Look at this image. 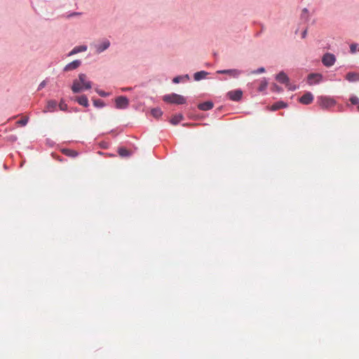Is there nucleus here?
I'll use <instances>...</instances> for the list:
<instances>
[{"mask_svg": "<svg viewBox=\"0 0 359 359\" xmlns=\"http://www.w3.org/2000/svg\"><path fill=\"white\" fill-rule=\"evenodd\" d=\"M91 87V82L87 79V76L85 74H80L79 79L73 81L72 90L74 93H77L83 89H90Z\"/></svg>", "mask_w": 359, "mask_h": 359, "instance_id": "f257e3e1", "label": "nucleus"}, {"mask_svg": "<svg viewBox=\"0 0 359 359\" xmlns=\"http://www.w3.org/2000/svg\"><path fill=\"white\" fill-rule=\"evenodd\" d=\"M163 100L165 102L177 104H183L186 102L184 97L175 93L164 95Z\"/></svg>", "mask_w": 359, "mask_h": 359, "instance_id": "f03ea898", "label": "nucleus"}, {"mask_svg": "<svg viewBox=\"0 0 359 359\" xmlns=\"http://www.w3.org/2000/svg\"><path fill=\"white\" fill-rule=\"evenodd\" d=\"M317 102L323 109H329L335 105V101L334 99L327 96H320L318 97Z\"/></svg>", "mask_w": 359, "mask_h": 359, "instance_id": "7ed1b4c3", "label": "nucleus"}, {"mask_svg": "<svg viewBox=\"0 0 359 359\" xmlns=\"http://www.w3.org/2000/svg\"><path fill=\"white\" fill-rule=\"evenodd\" d=\"M116 107L118 109H126L129 104L128 99L125 96L117 97L115 100Z\"/></svg>", "mask_w": 359, "mask_h": 359, "instance_id": "20e7f679", "label": "nucleus"}, {"mask_svg": "<svg viewBox=\"0 0 359 359\" xmlns=\"http://www.w3.org/2000/svg\"><path fill=\"white\" fill-rule=\"evenodd\" d=\"M336 61L335 56L331 53H326L323 55L322 62L326 67L332 66Z\"/></svg>", "mask_w": 359, "mask_h": 359, "instance_id": "39448f33", "label": "nucleus"}, {"mask_svg": "<svg viewBox=\"0 0 359 359\" xmlns=\"http://www.w3.org/2000/svg\"><path fill=\"white\" fill-rule=\"evenodd\" d=\"M97 53H101L102 52L107 50L110 46V41L108 39H104L100 43L93 45Z\"/></svg>", "mask_w": 359, "mask_h": 359, "instance_id": "423d86ee", "label": "nucleus"}, {"mask_svg": "<svg viewBox=\"0 0 359 359\" xmlns=\"http://www.w3.org/2000/svg\"><path fill=\"white\" fill-rule=\"evenodd\" d=\"M241 72L238 69H224V70H218L217 71V74H227L230 77L237 78L241 74Z\"/></svg>", "mask_w": 359, "mask_h": 359, "instance_id": "0eeeda50", "label": "nucleus"}, {"mask_svg": "<svg viewBox=\"0 0 359 359\" xmlns=\"http://www.w3.org/2000/svg\"><path fill=\"white\" fill-rule=\"evenodd\" d=\"M227 95L231 100L239 101L242 98L243 91L241 90H231Z\"/></svg>", "mask_w": 359, "mask_h": 359, "instance_id": "6e6552de", "label": "nucleus"}, {"mask_svg": "<svg viewBox=\"0 0 359 359\" xmlns=\"http://www.w3.org/2000/svg\"><path fill=\"white\" fill-rule=\"evenodd\" d=\"M323 76L320 74H310L308 76V83L309 85L318 83L322 81Z\"/></svg>", "mask_w": 359, "mask_h": 359, "instance_id": "1a4fd4ad", "label": "nucleus"}, {"mask_svg": "<svg viewBox=\"0 0 359 359\" xmlns=\"http://www.w3.org/2000/svg\"><path fill=\"white\" fill-rule=\"evenodd\" d=\"M313 100V95L310 92L306 93L299 98V102L303 104H309L311 103Z\"/></svg>", "mask_w": 359, "mask_h": 359, "instance_id": "9d476101", "label": "nucleus"}, {"mask_svg": "<svg viewBox=\"0 0 359 359\" xmlns=\"http://www.w3.org/2000/svg\"><path fill=\"white\" fill-rule=\"evenodd\" d=\"M81 64V62L79 60H74L73 62L67 64L64 70L65 72L72 71L73 69H75L78 68Z\"/></svg>", "mask_w": 359, "mask_h": 359, "instance_id": "9b49d317", "label": "nucleus"}, {"mask_svg": "<svg viewBox=\"0 0 359 359\" xmlns=\"http://www.w3.org/2000/svg\"><path fill=\"white\" fill-rule=\"evenodd\" d=\"M57 105V104L56 101L53 100H48L47 102L46 107L45 109L43 110V112L46 113L48 111H50V112L54 111L56 109Z\"/></svg>", "mask_w": 359, "mask_h": 359, "instance_id": "f8f14e48", "label": "nucleus"}, {"mask_svg": "<svg viewBox=\"0 0 359 359\" xmlns=\"http://www.w3.org/2000/svg\"><path fill=\"white\" fill-rule=\"evenodd\" d=\"M276 79L279 83H285L287 86L288 85L289 78L284 72H280L276 76Z\"/></svg>", "mask_w": 359, "mask_h": 359, "instance_id": "ddd939ff", "label": "nucleus"}, {"mask_svg": "<svg viewBox=\"0 0 359 359\" xmlns=\"http://www.w3.org/2000/svg\"><path fill=\"white\" fill-rule=\"evenodd\" d=\"M213 103L210 101H207L203 103H201L198 105V108L202 111H208L211 109L213 107Z\"/></svg>", "mask_w": 359, "mask_h": 359, "instance_id": "4468645a", "label": "nucleus"}, {"mask_svg": "<svg viewBox=\"0 0 359 359\" xmlns=\"http://www.w3.org/2000/svg\"><path fill=\"white\" fill-rule=\"evenodd\" d=\"M346 79L350 82L359 81V74L355 72H348L346 75Z\"/></svg>", "mask_w": 359, "mask_h": 359, "instance_id": "2eb2a0df", "label": "nucleus"}, {"mask_svg": "<svg viewBox=\"0 0 359 359\" xmlns=\"http://www.w3.org/2000/svg\"><path fill=\"white\" fill-rule=\"evenodd\" d=\"M87 50V46L83 45V46H76L74 47L72 50L69 53V55H74V54H76L78 53H80V52H84Z\"/></svg>", "mask_w": 359, "mask_h": 359, "instance_id": "dca6fc26", "label": "nucleus"}, {"mask_svg": "<svg viewBox=\"0 0 359 359\" xmlns=\"http://www.w3.org/2000/svg\"><path fill=\"white\" fill-rule=\"evenodd\" d=\"M76 101L78 103L82 106L88 107V97L83 95L81 96H79L76 98Z\"/></svg>", "mask_w": 359, "mask_h": 359, "instance_id": "f3484780", "label": "nucleus"}, {"mask_svg": "<svg viewBox=\"0 0 359 359\" xmlns=\"http://www.w3.org/2000/svg\"><path fill=\"white\" fill-rule=\"evenodd\" d=\"M286 107V104L283 102H278L275 104H273L271 109L272 111H276V110H278V109H282V108H284Z\"/></svg>", "mask_w": 359, "mask_h": 359, "instance_id": "a211bd4d", "label": "nucleus"}, {"mask_svg": "<svg viewBox=\"0 0 359 359\" xmlns=\"http://www.w3.org/2000/svg\"><path fill=\"white\" fill-rule=\"evenodd\" d=\"M118 154L122 157H128L130 155V152L124 147H121L118 150Z\"/></svg>", "mask_w": 359, "mask_h": 359, "instance_id": "6ab92c4d", "label": "nucleus"}, {"mask_svg": "<svg viewBox=\"0 0 359 359\" xmlns=\"http://www.w3.org/2000/svg\"><path fill=\"white\" fill-rule=\"evenodd\" d=\"M207 74L208 73L204 71L198 72L194 74V79L196 81H199L202 79H204Z\"/></svg>", "mask_w": 359, "mask_h": 359, "instance_id": "aec40b11", "label": "nucleus"}, {"mask_svg": "<svg viewBox=\"0 0 359 359\" xmlns=\"http://www.w3.org/2000/svg\"><path fill=\"white\" fill-rule=\"evenodd\" d=\"M183 119V116L182 114H178V115H175L174 116L171 120H170V123L172 124V125H177L178 123H180L182 120Z\"/></svg>", "mask_w": 359, "mask_h": 359, "instance_id": "412c9836", "label": "nucleus"}, {"mask_svg": "<svg viewBox=\"0 0 359 359\" xmlns=\"http://www.w3.org/2000/svg\"><path fill=\"white\" fill-rule=\"evenodd\" d=\"M151 113L156 118H158L163 114L161 109L159 108L152 109Z\"/></svg>", "mask_w": 359, "mask_h": 359, "instance_id": "4be33fe9", "label": "nucleus"}, {"mask_svg": "<svg viewBox=\"0 0 359 359\" xmlns=\"http://www.w3.org/2000/svg\"><path fill=\"white\" fill-rule=\"evenodd\" d=\"M63 153L65 155L71 157H76L78 155V153L76 151L72 149H64Z\"/></svg>", "mask_w": 359, "mask_h": 359, "instance_id": "5701e85b", "label": "nucleus"}, {"mask_svg": "<svg viewBox=\"0 0 359 359\" xmlns=\"http://www.w3.org/2000/svg\"><path fill=\"white\" fill-rule=\"evenodd\" d=\"M301 18L305 20L306 21H308L309 20V10L307 8H305L302 10Z\"/></svg>", "mask_w": 359, "mask_h": 359, "instance_id": "b1692460", "label": "nucleus"}, {"mask_svg": "<svg viewBox=\"0 0 359 359\" xmlns=\"http://www.w3.org/2000/svg\"><path fill=\"white\" fill-rule=\"evenodd\" d=\"M267 86H268V82L264 79H263L261 81L260 85H259V86L258 88V90L260 91V92H262V91L265 90L266 87H267Z\"/></svg>", "mask_w": 359, "mask_h": 359, "instance_id": "393cba45", "label": "nucleus"}, {"mask_svg": "<svg viewBox=\"0 0 359 359\" xmlns=\"http://www.w3.org/2000/svg\"><path fill=\"white\" fill-rule=\"evenodd\" d=\"M59 108L62 111H67V104L64 102L63 100H61L60 104H59Z\"/></svg>", "mask_w": 359, "mask_h": 359, "instance_id": "a878e982", "label": "nucleus"}, {"mask_svg": "<svg viewBox=\"0 0 359 359\" xmlns=\"http://www.w3.org/2000/svg\"><path fill=\"white\" fill-rule=\"evenodd\" d=\"M183 78H185V79H189V76H188V75H186V76H176V77H175V78L173 79L172 81H173V83H180V82L182 81V79Z\"/></svg>", "mask_w": 359, "mask_h": 359, "instance_id": "bb28decb", "label": "nucleus"}, {"mask_svg": "<svg viewBox=\"0 0 359 359\" xmlns=\"http://www.w3.org/2000/svg\"><path fill=\"white\" fill-rule=\"evenodd\" d=\"M95 91L101 97H107L109 95V93H105L104 91L100 89H96Z\"/></svg>", "mask_w": 359, "mask_h": 359, "instance_id": "cd10ccee", "label": "nucleus"}, {"mask_svg": "<svg viewBox=\"0 0 359 359\" xmlns=\"http://www.w3.org/2000/svg\"><path fill=\"white\" fill-rule=\"evenodd\" d=\"M28 118H23L19 121H18L17 123L21 125V126H25L27 123Z\"/></svg>", "mask_w": 359, "mask_h": 359, "instance_id": "c85d7f7f", "label": "nucleus"}, {"mask_svg": "<svg viewBox=\"0 0 359 359\" xmlns=\"http://www.w3.org/2000/svg\"><path fill=\"white\" fill-rule=\"evenodd\" d=\"M93 103L95 107H102L104 106L103 102L100 100H94Z\"/></svg>", "mask_w": 359, "mask_h": 359, "instance_id": "c756f323", "label": "nucleus"}, {"mask_svg": "<svg viewBox=\"0 0 359 359\" xmlns=\"http://www.w3.org/2000/svg\"><path fill=\"white\" fill-rule=\"evenodd\" d=\"M350 102L353 104H358V102H359V100L357 97L355 96H353L350 98Z\"/></svg>", "mask_w": 359, "mask_h": 359, "instance_id": "7c9ffc66", "label": "nucleus"}, {"mask_svg": "<svg viewBox=\"0 0 359 359\" xmlns=\"http://www.w3.org/2000/svg\"><path fill=\"white\" fill-rule=\"evenodd\" d=\"M265 72V69L264 67H260L257 69V70H255L252 72V74H260L264 73Z\"/></svg>", "mask_w": 359, "mask_h": 359, "instance_id": "2f4dec72", "label": "nucleus"}, {"mask_svg": "<svg viewBox=\"0 0 359 359\" xmlns=\"http://www.w3.org/2000/svg\"><path fill=\"white\" fill-rule=\"evenodd\" d=\"M46 85V81H43L42 82H41V83L39 84V88H38V90H41L43 88H44Z\"/></svg>", "mask_w": 359, "mask_h": 359, "instance_id": "473e14b6", "label": "nucleus"}, {"mask_svg": "<svg viewBox=\"0 0 359 359\" xmlns=\"http://www.w3.org/2000/svg\"><path fill=\"white\" fill-rule=\"evenodd\" d=\"M356 47H357V46L355 44H352L350 48H351V53H355L356 51Z\"/></svg>", "mask_w": 359, "mask_h": 359, "instance_id": "72a5a7b5", "label": "nucleus"}, {"mask_svg": "<svg viewBox=\"0 0 359 359\" xmlns=\"http://www.w3.org/2000/svg\"><path fill=\"white\" fill-rule=\"evenodd\" d=\"M306 34H307V29H305V30L302 32V37L303 39H304V38L306 36Z\"/></svg>", "mask_w": 359, "mask_h": 359, "instance_id": "f704fd0d", "label": "nucleus"}, {"mask_svg": "<svg viewBox=\"0 0 359 359\" xmlns=\"http://www.w3.org/2000/svg\"><path fill=\"white\" fill-rule=\"evenodd\" d=\"M274 88H275V89H277L278 86L276 85H274Z\"/></svg>", "mask_w": 359, "mask_h": 359, "instance_id": "c9c22d12", "label": "nucleus"}, {"mask_svg": "<svg viewBox=\"0 0 359 359\" xmlns=\"http://www.w3.org/2000/svg\"><path fill=\"white\" fill-rule=\"evenodd\" d=\"M358 111H359V105L358 106Z\"/></svg>", "mask_w": 359, "mask_h": 359, "instance_id": "e433bc0d", "label": "nucleus"}]
</instances>
